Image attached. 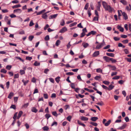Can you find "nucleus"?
<instances>
[{
	"label": "nucleus",
	"mask_w": 131,
	"mask_h": 131,
	"mask_svg": "<svg viewBox=\"0 0 131 131\" xmlns=\"http://www.w3.org/2000/svg\"><path fill=\"white\" fill-rule=\"evenodd\" d=\"M102 5L105 10L111 13L112 12L115 11L114 9L110 5H108L107 3L105 2H102Z\"/></svg>",
	"instance_id": "obj_1"
},
{
	"label": "nucleus",
	"mask_w": 131,
	"mask_h": 131,
	"mask_svg": "<svg viewBox=\"0 0 131 131\" xmlns=\"http://www.w3.org/2000/svg\"><path fill=\"white\" fill-rule=\"evenodd\" d=\"M105 44L104 40H103V42L100 43L99 45H97L95 47V49L97 50L99 49L103 46Z\"/></svg>",
	"instance_id": "obj_2"
},
{
	"label": "nucleus",
	"mask_w": 131,
	"mask_h": 131,
	"mask_svg": "<svg viewBox=\"0 0 131 131\" xmlns=\"http://www.w3.org/2000/svg\"><path fill=\"white\" fill-rule=\"evenodd\" d=\"M83 32L81 34V35L80 36L81 37H83L85 35V33L87 32V30L85 28L82 29Z\"/></svg>",
	"instance_id": "obj_3"
},
{
	"label": "nucleus",
	"mask_w": 131,
	"mask_h": 131,
	"mask_svg": "<svg viewBox=\"0 0 131 131\" xmlns=\"http://www.w3.org/2000/svg\"><path fill=\"white\" fill-rule=\"evenodd\" d=\"M122 13L124 19L126 20L128 19V16L127 14L124 12H122Z\"/></svg>",
	"instance_id": "obj_4"
},
{
	"label": "nucleus",
	"mask_w": 131,
	"mask_h": 131,
	"mask_svg": "<svg viewBox=\"0 0 131 131\" xmlns=\"http://www.w3.org/2000/svg\"><path fill=\"white\" fill-rule=\"evenodd\" d=\"M103 59L106 62H109L110 61L111 58L105 56L103 57Z\"/></svg>",
	"instance_id": "obj_5"
},
{
	"label": "nucleus",
	"mask_w": 131,
	"mask_h": 131,
	"mask_svg": "<svg viewBox=\"0 0 131 131\" xmlns=\"http://www.w3.org/2000/svg\"><path fill=\"white\" fill-rule=\"evenodd\" d=\"M21 12V10L20 9H14L13 11V13H17L20 14Z\"/></svg>",
	"instance_id": "obj_6"
},
{
	"label": "nucleus",
	"mask_w": 131,
	"mask_h": 131,
	"mask_svg": "<svg viewBox=\"0 0 131 131\" xmlns=\"http://www.w3.org/2000/svg\"><path fill=\"white\" fill-rule=\"evenodd\" d=\"M67 28L66 27H64L60 30L59 32L61 33H63L67 31Z\"/></svg>",
	"instance_id": "obj_7"
},
{
	"label": "nucleus",
	"mask_w": 131,
	"mask_h": 131,
	"mask_svg": "<svg viewBox=\"0 0 131 131\" xmlns=\"http://www.w3.org/2000/svg\"><path fill=\"white\" fill-rule=\"evenodd\" d=\"M99 51H95L92 54V57H96L99 54Z\"/></svg>",
	"instance_id": "obj_8"
},
{
	"label": "nucleus",
	"mask_w": 131,
	"mask_h": 131,
	"mask_svg": "<svg viewBox=\"0 0 131 131\" xmlns=\"http://www.w3.org/2000/svg\"><path fill=\"white\" fill-rule=\"evenodd\" d=\"M117 28L119 29L120 31L123 32L124 31V29L123 27H122L121 26L118 25L117 26Z\"/></svg>",
	"instance_id": "obj_9"
},
{
	"label": "nucleus",
	"mask_w": 131,
	"mask_h": 131,
	"mask_svg": "<svg viewBox=\"0 0 131 131\" xmlns=\"http://www.w3.org/2000/svg\"><path fill=\"white\" fill-rule=\"evenodd\" d=\"M98 5L96 6V8L97 10L99 11H100V7L101 6V3L100 2H99L97 3Z\"/></svg>",
	"instance_id": "obj_10"
},
{
	"label": "nucleus",
	"mask_w": 131,
	"mask_h": 131,
	"mask_svg": "<svg viewBox=\"0 0 131 131\" xmlns=\"http://www.w3.org/2000/svg\"><path fill=\"white\" fill-rule=\"evenodd\" d=\"M58 15L57 14H54L52 15H51L49 16V18L50 19H53V18H54L56 17Z\"/></svg>",
	"instance_id": "obj_11"
},
{
	"label": "nucleus",
	"mask_w": 131,
	"mask_h": 131,
	"mask_svg": "<svg viewBox=\"0 0 131 131\" xmlns=\"http://www.w3.org/2000/svg\"><path fill=\"white\" fill-rule=\"evenodd\" d=\"M42 18L45 19H47L48 18V16L46 14V13H44L42 15Z\"/></svg>",
	"instance_id": "obj_12"
},
{
	"label": "nucleus",
	"mask_w": 131,
	"mask_h": 131,
	"mask_svg": "<svg viewBox=\"0 0 131 131\" xmlns=\"http://www.w3.org/2000/svg\"><path fill=\"white\" fill-rule=\"evenodd\" d=\"M126 126V124H124L121 127L118 128V129L122 130L124 129Z\"/></svg>",
	"instance_id": "obj_13"
},
{
	"label": "nucleus",
	"mask_w": 131,
	"mask_h": 131,
	"mask_svg": "<svg viewBox=\"0 0 131 131\" xmlns=\"http://www.w3.org/2000/svg\"><path fill=\"white\" fill-rule=\"evenodd\" d=\"M81 119L83 121H87L88 120V117L83 116L81 117Z\"/></svg>",
	"instance_id": "obj_14"
},
{
	"label": "nucleus",
	"mask_w": 131,
	"mask_h": 131,
	"mask_svg": "<svg viewBox=\"0 0 131 131\" xmlns=\"http://www.w3.org/2000/svg\"><path fill=\"white\" fill-rule=\"evenodd\" d=\"M23 113V112L22 111H20L18 113V115L17 117V118L18 119L20 117Z\"/></svg>",
	"instance_id": "obj_15"
},
{
	"label": "nucleus",
	"mask_w": 131,
	"mask_h": 131,
	"mask_svg": "<svg viewBox=\"0 0 131 131\" xmlns=\"http://www.w3.org/2000/svg\"><path fill=\"white\" fill-rule=\"evenodd\" d=\"M106 54L109 56L112 57H114V54L112 53H106Z\"/></svg>",
	"instance_id": "obj_16"
},
{
	"label": "nucleus",
	"mask_w": 131,
	"mask_h": 131,
	"mask_svg": "<svg viewBox=\"0 0 131 131\" xmlns=\"http://www.w3.org/2000/svg\"><path fill=\"white\" fill-rule=\"evenodd\" d=\"M114 86L112 84L110 85L109 86V87L108 88V90L109 91L111 90L114 88Z\"/></svg>",
	"instance_id": "obj_17"
},
{
	"label": "nucleus",
	"mask_w": 131,
	"mask_h": 131,
	"mask_svg": "<svg viewBox=\"0 0 131 131\" xmlns=\"http://www.w3.org/2000/svg\"><path fill=\"white\" fill-rule=\"evenodd\" d=\"M111 122V120L110 119H109L108 121L105 124V126H107L109 125Z\"/></svg>",
	"instance_id": "obj_18"
},
{
	"label": "nucleus",
	"mask_w": 131,
	"mask_h": 131,
	"mask_svg": "<svg viewBox=\"0 0 131 131\" xmlns=\"http://www.w3.org/2000/svg\"><path fill=\"white\" fill-rule=\"evenodd\" d=\"M31 111L34 112L36 113L38 110L35 107H33L31 109Z\"/></svg>",
	"instance_id": "obj_19"
},
{
	"label": "nucleus",
	"mask_w": 131,
	"mask_h": 131,
	"mask_svg": "<svg viewBox=\"0 0 131 131\" xmlns=\"http://www.w3.org/2000/svg\"><path fill=\"white\" fill-rule=\"evenodd\" d=\"M21 6V5L20 4H18L17 5H14L12 7V8L13 9H15L16 8H18L20 7Z\"/></svg>",
	"instance_id": "obj_20"
},
{
	"label": "nucleus",
	"mask_w": 131,
	"mask_h": 131,
	"mask_svg": "<svg viewBox=\"0 0 131 131\" xmlns=\"http://www.w3.org/2000/svg\"><path fill=\"white\" fill-rule=\"evenodd\" d=\"M98 119L97 117H93L91 118V120L92 121L95 122Z\"/></svg>",
	"instance_id": "obj_21"
},
{
	"label": "nucleus",
	"mask_w": 131,
	"mask_h": 131,
	"mask_svg": "<svg viewBox=\"0 0 131 131\" xmlns=\"http://www.w3.org/2000/svg\"><path fill=\"white\" fill-rule=\"evenodd\" d=\"M61 41H60L59 40H57L56 42V46H58L60 43Z\"/></svg>",
	"instance_id": "obj_22"
},
{
	"label": "nucleus",
	"mask_w": 131,
	"mask_h": 131,
	"mask_svg": "<svg viewBox=\"0 0 131 131\" xmlns=\"http://www.w3.org/2000/svg\"><path fill=\"white\" fill-rule=\"evenodd\" d=\"M126 9L128 11H129L131 9V6L130 4L129 5V6H127L126 7Z\"/></svg>",
	"instance_id": "obj_23"
},
{
	"label": "nucleus",
	"mask_w": 131,
	"mask_h": 131,
	"mask_svg": "<svg viewBox=\"0 0 131 131\" xmlns=\"http://www.w3.org/2000/svg\"><path fill=\"white\" fill-rule=\"evenodd\" d=\"M22 82L23 83L24 85H26V84L28 82L29 80H27L26 81H25L24 79L22 80Z\"/></svg>",
	"instance_id": "obj_24"
},
{
	"label": "nucleus",
	"mask_w": 131,
	"mask_h": 131,
	"mask_svg": "<svg viewBox=\"0 0 131 131\" xmlns=\"http://www.w3.org/2000/svg\"><path fill=\"white\" fill-rule=\"evenodd\" d=\"M120 2L124 5H126L127 4V2L124 0H121Z\"/></svg>",
	"instance_id": "obj_25"
},
{
	"label": "nucleus",
	"mask_w": 131,
	"mask_h": 131,
	"mask_svg": "<svg viewBox=\"0 0 131 131\" xmlns=\"http://www.w3.org/2000/svg\"><path fill=\"white\" fill-rule=\"evenodd\" d=\"M34 65L35 66H39L40 65V63L38 62L37 61H36L34 63Z\"/></svg>",
	"instance_id": "obj_26"
},
{
	"label": "nucleus",
	"mask_w": 131,
	"mask_h": 131,
	"mask_svg": "<svg viewBox=\"0 0 131 131\" xmlns=\"http://www.w3.org/2000/svg\"><path fill=\"white\" fill-rule=\"evenodd\" d=\"M84 89L85 90L87 91H88L89 92H91V93L93 92H94V90H90L89 89H88L87 88H84Z\"/></svg>",
	"instance_id": "obj_27"
},
{
	"label": "nucleus",
	"mask_w": 131,
	"mask_h": 131,
	"mask_svg": "<svg viewBox=\"0 0 131 131\" xmlns=\"http://www.w3.org/2000/svg\"><path fill=\"white\" fill-rule=\"evenodd\" d=\"M96 72L98 73H102V70L100 68H99L96 69Z\"/></svg>",
	"instance_id": "obj_28"
},
{
	"label": "nucleus",
	"mask_w": 131,
	"mask_h": 131,
	"mask_svg": "<svg viewBox=\"0 0 131 131\" xmlns=\"http://www.w3.org/2000/svg\"><path fill=\"white\" fill-rule=\"evenodd\" d=\"M13 95V93H10L8 97L10 99H11Z\"/></svg>",
	"instance_id": "obj_29"
},
{
	"label": "nucleus",
	"mask_w": 131,
	"mask_h": 131,
	"mask_svg": "<svg viewBox=\"0 0 131 131\" xmlns=\"http://www.w3.org/2000/svg\"><path fill=\"white\" fill-rule=\"evenodd\" d=\"M25 72L24 70H20V73L21 75H22L25 73Z\"/></svg>",
	"instance_id": "obj_30"
},
{
	"label": "nucleus",
	"mask_w": 131,
	"mask_h": 131,
	"mask_svg": "<svg viewBox=\"0 0 131 131\" xmlns=\"http://www.w3.org/2000/svg\"><path fill=\"white\" fill-rule=\"evenodd\" d=\"M12 67V66L11 65H7L6 66V69L10 70Z\"/></svg>",
	"instance_id": "obj_31"
},
{
	"label": "nucleus",
	"mask_w": 131,
	"mask_h": 131,
	"mask_svg": "<svg viewBox=\"0 0 131 131\" xmlns=\"http://www.w3.org/2000/svg\"><path fill=\"white\" fill-rule=\"evenodd\" d=\"M19 34H25L24 31L22 30H20V31H19Z\"/></svg>",
	"instance_id": "obj_32"
},
{
	"label": "nucleus",
	"mask_w": 131,
	"mask_h": 131,
	"mask_svg": "<svg viewBox=\"0 0 131 131\" xmlns=\"http://www.w3.org/2000/svg\"><path fill=\"white\" fill-rule=\"evenodd\" d=\"M49 36L48 35H47L44 38L45 40L46 41L49 40Z\"/></svg>",
	"instance_id": "obj_33"
},
{
	"label": "nucleus",
	"mask_w": 131,
	"mask_h": 131,
	"mask_svg": "<svg viewBox=\"0 0 131 131\" xmlns=\"http://www.w3.org/2000/svg\"><path fill=\"white\" fill-rule=\"evenodd\" d=\"M77 24V22H75L73 23H72L70 24L69 26L70 27H72L73 26H74L75 25H76Z\"/></svg>",
	"instance_id": "obj_34"
},
{
	"label": "nucleus",
	"mask_w": 131,
	"mask_h": 131,
	"mask_svg": "<svg viewBox=\"0 0 131 131\" xmlns=\"http://www.w3.org/2000/svg\"><path fill=\"white\" fill-rule=\"evenodd\" d=\"M34 38V36H33L31 35L29 36L28 38L29 40L31 41L32 40V39Z\"/></svg>",
	"instance_id": "obj_35"
},
{
	"label": "nucleus",
	"mask_w": 131,
	"mask_h": 131,
	"mask_svg": "<svg viewBox=\"0 0 131 131\" xmlns=\"http://www.w3.org/2000/svg\"><path fill=\"white\" fill-rule=\"evenodd\" d=\"M43 129L45 131H48L49 129V128L47 126H45L43 128Z\"/></svg>",
	"instance_id": "obj_36"
},
{
	"label": "nucleus",
	"mask_w": 131,
	"mask_h": 131,
	"mask_svg": "<svg viewBox=\"0 0 131 131\" xmlns=\"http://www.w3.org/2000/svg\"><path fill=\"white\" fill-rule=\"evenodd\" d=\"M60 77H56L55 78V80L58 83L60 81Z\"/></svg>",
	"instance_id": "obj_37"
},
{
	"label": "nucleus",
	"mask_w": 131,
	"mask_h": 131,
	"mask_svg": "<svg viewBox=\"0 0 131 131\" xmlns=\"http://www.w3.org/2000/svg\"><path fill=\"white\" fill-rule=\"evenodd\" d=\"M45 116L46 118L48 120L49 118L51 117V115L49 114H46L45 115Z\"/></svg>",
	"instance_id": "obj_38"
},
{
	"label": "nucleus",
	"mask_w": 131,
	"mask_h": 131,
	"mask_svg": "<svg viewBox=\"0 0 131 131\" xmlns=\"http://www.w3.org/2000/svg\"><path fill=\"white\" fill-rule=\"evenodd\" d=\"M82 45L85 48L89 46V44L88 43H83Z\"/></svg>",
	"instance_id": "obj_39"
},
{
	"label": "nucleus",
	"mask_w": 131,
	"mask_h": 131,
	"mask_svg": "<svg viewBox=\"0 0 131 131\" xmlns=\"http://www.w3.org/2000/svg\"><path fill=\"white\" fill-rule=\"evenodd\" d=\"M91 9L90 8H89L88 9V14L89 15V16L90 17L91 15Z\"/></svg>",
	"instance_id": "obj_40"
},
{
	"label": "nucleus",
	"mask_w": 131,
	"mask_h": 131,
	"mask_svg": "<svg viewBox=\"0 0 131 131\" xmlns=\"http://www.w3.org/2000/svg\"><path fill=\"white\" fill-rule=\"evenodd\" d=\"M101 78L100 76H96L94 78V79L96 80H99Z\"/></svg>",
	"instance_id": "obj_41"
},
{
	"label": "nucleus",
	"mask_w": 131,
	"mask_h": 131,
	"mask_svg": "<svg viewBox=\"0 0 131 131\" xmlns=\"http://www.w3.org/2000/svg\"><path fill=\"white\" fill-rule=\"evenodd\" d=\"M103 82L106 85H108L110 84V82L107 81H104Z\"/></svg>",
	"instance_id": "obj_42"
},
{
	"label": "nucleus",
	"mask_w": 131,
	"mask_h": 131,
	"mask_svg": "<svg viewBox=\"0 0 131 131\" xmlns=\"http://www.w3.org/2000/svg\"><path fill=\"white\" fill-rule=\"evenodd\" d=\"M52 114L54 116L57 117L58 116V114L56 112H52Z\"/></svg>",
	"instance_id": "obj_43"
},
{
	"label": "nucleus",
	"mask_w": 131,
	"mask_h": 131,
	"mask_svg": "<svg viewBox=\"0 0 131 131\" xmlns=\"http://www.w3.org/2000/svg\"><path fill=\"white\" fill-rule=\"evenodd\" d=\"M74 74V73L72 72H68L66 73L67 75H72Z\"/></svg>",
	"instance_id": "obj_44"
},
{
	"label": "nucleus",
	"mask_w": 131,
	"mask_h": 131,
	"mask_svg": "<svg viewBox=\"0 0 131 131\" xmlns=\"http://www.w3.org/2000/svg\"><path fill=\"white\" fill-rule=\"evenodd\" d=\"M110 61H111L113 63H115L117 62V61L115 59L111 58Z\"/></svg>",
	"instance_id": "obj_45"
},
{
	"label": "nucleus",
	"mask_w": 131,
	"mask_h": 131,
	"mask_svg": "<svg viewBox=\"0 0 131 131\" xmlns=\"http://www.w3.org/2000/svg\"><path fill=\"white\" fill-rule=\"evenodd\" d=\"M120 76H117L113 77L112 78L114 80H117L118 79L120 78Z\"/></svg>",
	"instance_id": "obj_46"
},
{
	"label": "nucleus",
	"mask_w": 131,
	"mask_h": 131,
	"mask_svg": "<svg viewBox=\"0 0 131 131\" xmlns=\"http://www.w3.org/2000/svg\"><path fill=\"white\" fill-rule=\"evenodd\" d=\"M1 72L4 73H6L7 72V71L4 69H2L1 71Z\"/></svg>",
	"instance_id": "obj_47"
},
{
	"label": "nucleus",
	"mask_w": 131,
	"mask_h": 131,
	"mask_svg": "<svg viewBox=\"0 0 131 131\" xmlns=\"http://www.w3.org/2000/svg\"><path fill=\"white\" fill-rule=\"evenodd\" d=\"M128 42V40L127 39L124 40L122 41V42L124 44L127 43Z\"/></svg>",
	"instance_id": "obj_48"
},
{
	"label": "nucleus",
	"mask_w": 131,
	"mask_h": 131,
	"mask_svg": "<svg viewBox=\"0 0 131 131\" xmlns=\"http://www.w3.org/2000/svg\"><path fill=\"white\" fill-rule=\"evenodd\" d=\"M17 112H16L14 114V116L13 117V118L14 119V120H15V119L17 117Z\"/></svg>",
	"instance_id": "obj_49"
},
{
	"label": "nucleus",
	"mask_w": 131,
	"mask_h": 131,
	"mask_svg": "<svg viewBox=\"0 0 131 131\" xmlns=\"http://www.w3.org/2000/svg\"><path fill=\"white\" fill-rule=\"evenodd\" d=\"M64 21L63 19H62L60 23V25L62 26H63L64 25Z\"/></svg>",
	"instance_id": "obj_50"
},
{
	"label": "nucleus",
	"mask_w": 131,
	"mask_h": 131,
	"mask_svg": "<svg viewBox=\"0 0 131 131\" xmlns=\"http://www.w3.org/2000/svg\"><path fill=\"white\" fill-rule=\"evenodd\" d=\"M71 118L72 117L70 116H69L67 117V119L69 122H70Z\"/></svg>",
	"instance_id": "obj_51"
},
{
	"label": "nucleus",
	"mask_w": 131,
	"mask_h": 131,
	"mask_svg": "<svg viewBox=\"0 0 131 131\" xmlns=\"http://www.w3.org/2000/svg\"><path fill=\"white\" fill-rule=\"evenodd\" d=\"M15 58H16L17 59H18L19 60H20L21 61L23 62L24 61V60H23L21 58L19 57H15Z\"/></svg>",
	"instance_id": "obj_52"
},
{
	"label": "nucleus",
	"mask_w": 131,
	"mask_h": 131,
	"mask_svg": "<svg viewBox=\"0 0 131 131\" xmlns=\"http://www.w3.org/2000/svg\"><path fill=\"white\" fill-rule=\"evenodd\" d=\"M124 51L126 54H128L129 53V51L126 49H125Z\"/></svg>",
	"instance_id": "obj_53"
},
{
	"label": "nucleus",
	"mask_w": 131,
	"mask_h": 131,
	"mask_svg": "<svg viewBox=\"0 0 131 131\" xmlns=\"http://www.w3.org/2000/svg\"><path fill=\"white\" fill-rule=\"evenodd\" d=\"M71 88H72V89H75V85L74 84V83H71Z\"/></svg>",
	"instance_id": "obj_54"
},
{
	"label": "nucleus",
	"mask_w": 131,
	"mask_h": 131,
	"mask_svg": "<svg viewBox=\"0 0 131 131\" xmlns=\"http://www.w3.org/2000/svg\"><path fill=\"white\" fill-rule=\"evenodd\" d=\"M102 88L104 89H106V90H108V88L107 86H106L104 85H102Z\"/></svg>",
	"instance_id": "obj_55"
},
{
	"label": "nucleus",
	"mask_w": 131,
	"mask_h": 131,
	"mask_svg": "<svg viewBox=\"0 0 131 131\" xmlns=\"http://www.w3.org/2000/svg\"><path fill=\"white\" fill-rule=\"evenodd\" d=\"M28 104L29 103H27L26 104H25L23 106V107L25 108H26L28 106Z\"/></svg>",
	"instance_id": "obj_56"
},
{
	"label": "nucleus",
	"mask_w": 131,
	"mask_h": 131,
	"mask_svg": "<svg viewBox=\"0 0 131 131\" xmlns=\"http://www.w3.org/2000/svg\"><path fill=\"white\" fill-rule=\"evenodd\" d=\"M64 108L66 110L70 108V106L69 105H67L64 106Z\"/></svg>",
	"instance_id": "obj_57"
},
{
	"label": "nucleus",
	"mask_w": 131,
	"mask_h": 131,
	"mask_svg": "<svg viewBox=\"0 0 131 131\" xmlns=\"http://www.w3.org/2000/svg\"><path fill=\"white\" fill-rule=\"evenodd\" d=\"M34 24V23H33V21L32 20H31L30 21L29 26H32Z\"/></svg>",
	"instance_id": "obj_58"
},
{
	"label": "nucleus",
	"mask_w": 131,
	"mask_h": 131,
	"mask_svg": "<svg viewBox=\"0 0 131 131\" xmlns=\"http://www.w3.org/2000/svg\"><path fill=\"white\" fill-rule=\"evenodd\" d=\"M56 97V94L55 93H52L51 94V97L52 98H55Z\"/></svg>",
	"instance_id": "obj_59"
},
{
	"label": "nucleus",
	"mask_w": 131,
	"mask_h": 131,
	"mask_svg": "<svg viewBox=\"0 0 131 131\" xmlns=\"http://www.w3.org/2000/svg\"><path fill=\"white\" fill-rule=\"evenodd\" d=\"M2 11L3 13H5L8 12V11L7 9H2Z\"/></svg>",
	"instance_id": "obj_60"
},
{
	"label": "nucleus",
	"mask_w": 131,
	"mask_h": 131,
	"mask_svg": "<svg viewBox=\"0 0 131 131\" xmlns=\"http://www.w3.org/2000/svg\"><path fill=\"white\" fill-rule=\"evenodd\" d=\"M19 77V74H14V78L16 79L18 78Z\"/></svg>",
	"instance_id": "obj_61"
},
{
	"label": "nucleus",
	"mask_w": 131,
	"mask_h": 131,
	"mask_svg": "<svg viewBox=\"0 0 131 131\" xmlns=\"http://www.w3.org/2000/svg\"><path fill=\"white\" fill-rule=\"evenodd\" d=\"M9 16L11 18H13L15 17H16V15L13 14H11V15H9Z\"/></svg>",
	"instance_id": "obj_62"
},
{
	"label": "nucleus",
	"mask_w": 131,
	"mask_h": 131,
	"mask_svg": "<svg viewBox=\"0 0 131 131\" xmlns=\"http://www.w3.org/2000/svg\"><path fill=\"white\" fill-rule=\"evenodd\" d=\"M43 96L45 99H47L48 98V95L47 94H43Z\"/></svg>",
	"instance_id": "obj_63"
},
{
	"label": "nucleus",
	"mask_w": 131,
	"mask_h": 131,
	"mask_svg": "<svg viewBox=\"0 0 131 131\" xmlns=\"http://www.w3.org/2000/svg\"><path fill=\"white\" fill-rule=\"evenodd\" d=\"M10 108H12L15 110L16 109V106L14 105H11L10 107Z\"/></svg>",
	"instance_id": "obj_64"
}]
</instances>
